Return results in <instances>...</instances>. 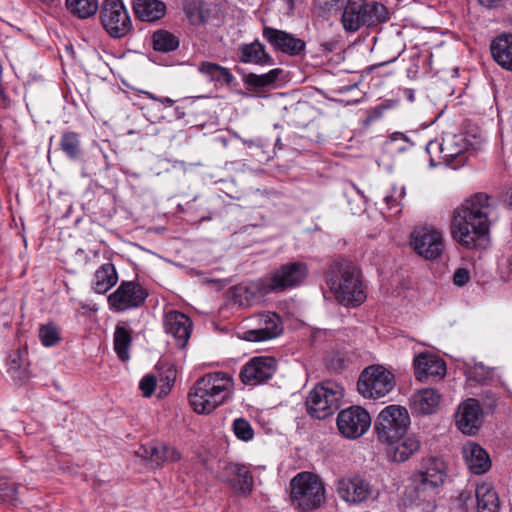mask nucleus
Segmentation results:
<instances>
[{
    "label": "nucleus",
    "instance_id": "nucleus-1",
    "mask_svg": "<svg viewBox=\"0 0 512 512\" xmlns=\"http://www.w3.org/2000/svg\"><path fill=\"white\" fill-rule=\"evenodd\" d=\"M489 196L477 193L465 200L453 213L451 234L467 249L483 247L489 232Z\"/></svg>",
    "mask_w": 512,
    "mask_h": 512
},
{
    "label": "nucleus",
    "instance_id": "nucleus-2",
    "mask_svg": "<svg viewBox=\"0 0 512 512\" xmlns=\"http://www.w3.org/2000/svg\"><path fill=\"white\" fill-rule=\"evenodd\" d=\"M233 385L232 377L226 372L207 373L191 387L189 403L196 413L210 414L230 398Z\"/></svg>",
    "mask_w": 512,
    "mask_h": 512
},
{
    "label": "nucleus",
    "instance_id": "nucleus-3",
    "mask_svg": "<svg viewBox=\"0 0 512 512\" xmlns=\"http://www.w3.org/2000/svg\"><path fill=\"white\" fill-rule=\"evenodd\" d=\"M327 284L344 306H358L366 299L359 273L351 263L334 262L327 273Z\"/></svg>",
    "mask_w": 512,
    "mask_h": 512
},
{
    "label": "nucleus",
    "instance_id": "nucleus-4",
    "mask_svg": "<svg viewBox=\"0 0 512 512\" xmlns=\"http://www.w3.org/2000/svg\"><path fill=\"white\" fill-rule=\"evenodd\" d=\"M291 502L301 512L316 510L325 501V487L321 479L310 472L298 473L290 482Z\"/></svg>",
    "mask_w": 512,
    "mask_h": 512
},
{
    "label": "nucleus",
    "instance_id": "nucleus-5",
    "mask_svg": "<svg viewBox=\"0 0 512 512\" xmlns=\"http://www.w3.org/2000/svg\"><path fill=\"white\" fill-rule=\"evenodd\" d=\"M388 20L387 8L376 1L348 0L342 14L343 27L349 32H355L363 26H377Z\"/></svg>",
    "mask_w": 512,
    "mask_h": 512
},
{
    "label": "nucleus",
    "instance_id": "nucleus-6",
    "mask_svg": "<svg viewBox=\"0 0 512 512\" xmlns=\"http://www.w3.org/2000/svg\"><path fill=\"white\" fill-rule=\"evenodd\" d=\"M343 398V389L334 382H324L317 385L307 396L308 413L316 419L331 416L338 408Z\"/></svg>",
    "mask_w": 512,
    "mask_h": 512
},
{
    "label": "nucleus",
    "instance_id": "nucleus-7",
    "mask_svg": "<svg viewBox=\"0 0 512 512\" xmlns=\"http://www.w3.org/2000/svg\"><path fill=\"white\" fill-rule=\"evenodd\" d=\"M409 424L410 417L405 407L389 405L378 414L374 428L378 439L385 443L404 436Z\"/></svg>",
    "mask_w": 512,
    "mask_h": 512
},
{
    "label": "nucleus",
    "instance_id": "nucleus-8",
    "mask_svg": "<svg viewBox=\"0 0 512 512\" xmlns=\"http://www.w3.org/2000/svg\"><path fill=\"white\" fill-rule=\"evenodd\" d=\"M395 376L381 365L365 368L360 374L357 389L369 399H379L389 394L395 387Z\"/></svg>",
    "mask_w": 512,
    "mask_h": 512
},
{
    "label": "nucleus",
    "instance_id": "nucleus-9",
    "mask_svg": "<svg viewBox=\"0 0 512 512\" xmlns=\"http://www.w3.org/2000/svg\"><path fill=\"white\" fill-rule=\"evenodd\" d=\"M99 17L102 27L112 38H122L132 29V20L123 0H103L99 5Z\"/></svg>",
    "mask_w": 512,
    "mask_h": 512
},
{
    "label": "nucleus",
    "instance_id": "nucleus-10",
    "mask_svg": "<svg viewBox=\"0 0 512 512\" xmlns=\"http://www.w3.org/2000/svg\"><path fill=\"white\" fill-rule=\"evenodd\" d=\"M309 274L305 262L293 261L280 265L271 273L266 292H282L301 286Z\"/></svg>",
    "mask_w": 512,
    "mask_h": 512
},
{
    "label": "nucleus",
    "instance_id": "nucleus-11",
    "mask_svg": "<svg viewBox=\"0 0 512 512\" xmlns=\"http://www.w3.org/2000/svg\"><path fill=\"white\" fill-rule=\"evenodd\" d=\"M410 245L420 257L435 260L445 250L443 232L434 227H420L411 233Z\"/></svg>",
    "mask_w": 512,
    "mask_h": 512
},
{
    "label": "nucleus",
    "instance_id": "nucleus-12",
    "mask_svg": "<svg viewBox=\"0 0 512 512\" xmlns=\"http://www.w3.org/2000/svg\"><path fill=\"white\" fill-rule=\"evenodd\" d=\"M336 425L339 433L346 439H358L371 426V417L367 410L360 406H351L339 412Z\"/></svg>",
    "mask_w": 512,
    "mask_h": 512
},
{
    "label": "nucleus",
    "instance_id": "nucleus-13",
    "mask_svg": "<svg viewBox=\"0 0 512 512\" xmlns=\"http://www.w3.org/2000/svg\"><path fill=\"white\" fill-rule=\"evenodd\" d=\"M148 297V291L138 282L122 281L109 295L110 308L117 312L140 307Z\"/></svg>",
    "mask_w": 512,
    "mask_h": 512
},
{
    "label": "nucleus",
    "instance_id": "nucleus-14",
    "mask_svg": "<svg viewBox=\"0 0 512 512\" xmlns=\"http://www.w3.org/2000/svg\"><path fill=\"white\" fill-rule=\"evenodd\" d=\"M336 490L339 497L350 504L366 503L378 497V490L360 476L338 480Z\"/></svg>",
    "mask_w": 512,
    "mask_h": 512
},
{
    "label": "nucleus",
    "instance_id": "nucleus-15",
    "mask_svg": "<svg viewBox=\"0 0 512 512\" xmlns=\"http://www.w3.org/2000/svg\"><path fill=\"white\" fill-rule=\"evenodd\" d=\"M446 476V464L441 458L430 457L425 459L415 479V490L418 493V498L421 499L420 494L426 491L434 493L444 483Z\"/></svg>",
    "mask_w": 512,
    "mask_h": 512
},
{
    "label": "nucleus",
    "instance_id": "nucleus-16",
    "mask_svg": "<svg viewBox=\"0 0 512 512\" xmlns=\"http://www.w3.org/2000/svg\"><path fill=\"white\" fill-rule=\"evenodd\" d=\"M277 369V360L269 356L250 359L242 368L239 377L243 384L256 386L272 378Z\"/></svg>",
    "mask_w": 512,
    "mask_h": 512
},
{
    "label": "nucleus",
    "instance_id": "nucleus-17",
    "mask_svg": "<svg viewBox=\"0 0 512 512\" xmlns=\"http://www.w3.org/2000/svg\"><path fill=\"white\" fill-rule=\"evenodd\" d=\"M262 36L276 52L291 57L301 56L306 48V43L301 38L270 26L263 27Z\"/></svg>",
    "mask_w": 512,
    "mask_h": 512
},
{
    "label": "nucleus",
    "instance_id": "nucleus-18",
    "mask_svg": "<svg viewBox=\"0 0 512 512\" xmlns=\"http://www.w3.org/2000/svg\"><path fill=\"white\" fill-rule=\"evenodd\" d=\"M136 455L149 461L156 468L181 459V454L176 448L161 442H151L140 446Z\"/></svg>",
    "mask_w": 512,
    "mask_h": 512
},
{
    "label": "nucleus",
    "instance_id": "nucleus-19",
    "mask_svg": "<svg viewBox=\"0 0 512 512\" xmlns=\"http://www.w3.org/2000/svg\"><path fill=\"white\" fill-rule=\"evenodd\" d=\"M482 410L478 400L469 398L459 405L456 424L464 434L472 435L481 424Z\"/></svg>",
    "mask_w": 512,
    "mask_h": 512
},
{
    "label": "nucleus",
    "instance_id": "nucleus-20",
    "mask_svg": "<svg viewBox=\"0 0 512 512\" xmlns=\"http://www.w3.org/2000/svg\"><path fill=\"white\" fill-rule=\"evenodd\" d=\"M223 479L238 494L248 495L252 491L253 476L245 465L226 464L223 470Z\"/></svg>",
    "mask_w": 512,
    "mask_h": 512
},
{
    "label": "nucleus",
    "instance_id": "nucleus-21",
    "mask_svg": "<svg viewBox=\"0 0 512 512\" xmlns=\"http://www.w3.org/2000/svg\"><path fill=\"white\" fill-rule=\"evenodd\" d=\"M267 284L262 280L241 283L229 290V298L234 305L249 307L258 301L261 294H266Z\"/></svg>",
    "mask_w": 512,
    "mask_h": 512
},
{
    "label": "nucleus",
    "instance_id": "nucleus-22",
    "mask_svg": "<svg viewBox=\"0 0 512 512\" xmlns=\"http://www.w3.org/2000/svg\"><path fill=\"white\" fill-rule=\"evenodd\" d=\"M164 328L177 341L178 347H185L192 330L189 317L178 311H170L165 315Z\"/></svg>",
    "mask_w": 512,
    "mask_h": 512
},
{
    "label": "nucleus",
    "instance_id": "nucleus-23",
    "mask_svg": "<svg viewBox=\"0 0 512 512\" xmlns=\"http://www.w3.org/2000/svg\"><path fill=\"white\" fill-rule=\"evenodd\" d=\"M257 329L244 333V339L251 342H261L272 339L281 332L280 318L275 313H262L258 315Z\"/></svg>",
    "mask_w": 512,
    "mask_h": 512
},
{
    "label": "nucleus",
    "instance_id": "nucleus-24",
    "mask_svg": "<svg viewBox=\"0 0 512 512\" xmlns=\"http://www.w3.org/2000/svg\"><path fill=\"white\" fill-rule=\"evenodd\" d=\"M416 379L423 381L429 376L442 378L446 373V365L442 359L431 353H421L414 359Z\"/></svg>",
    "mask_w": 512,
    "mask_h": 512
},
{
    "label": "nucleus",
    "instance_id": "nucleus-25",
    "mask_svg": "<svg viewBox=\"0 0 512 512\" xmlns=\"http://www.w3.org/2000/svg\"><path fill=\"white\" fill-rule=\"evenodd\" d=\"M131 9L136 20L148 23L162 19L167 11L161 0H131Z\"/></svg>",
    "mask_w": 512,
    "mask_h": 512
},
{
    "label": "nucleus",
    "instance_id": "nucleus-26",
    "mask_svg": "<svg viewBox=\"0 0 512 512\" xmlns=\"http://www.w3.org/2000/svg\"><path fill=\"white\" fill-rule=\"evenodd\" d=\"M463 457L473 474H483L491 467L489 454L480 445L469 442L463 447Z\"/></svg>",
    "mask_w": 512,
    "mask_h": 512
},
{
    "label": "nucleus",
    "instance_id": "nucleus-27",
    "mask_svg": "<svg viewBox=\"0 0 512 512\" xmlns=\"http://www.w3.org/2000/svg\"><path fill=\"white\" fill-rule=\"evenodd\" d=\"M387 455L394 462H405L420 448L415 436H400L395 441H387Z\"/></svg>",
    "mask_w": 512,
    "mask_h": 512
},
{
    "label": "nucleus",
    "instance_id": "nucleus-28",
    "mask_svg": "<svg viewBox=\"0 0 512 512\" xmlns=\"http://www.w3.org/2000/svg\"><path fill=\"white\" fill-rule=\"evenodd\" d=\"M286 78L284 70L276 68L261 75L250 73L245 76L244 80L250 90L264 91L281 86L286 82Z\"/></svg>",
    "mask_w": 512,
    "mask_h": 512
},
{
    "label": "nucleus",
    "instance_id": "nucleus-29",
    "mask_svg": "<svg viewBox=\"0 0 512 512\" xmlns=\"http://www.w3.org/2000/svg\"><path fill=\"white\" fill-rule=\"evenodd\" d=\"M441 401V395L433 388H425L415 392L410 398L413 411L428 415L436 411Z\"/></svg>",
    "mask_w": 512,
    "mask_h": 512
},
{
    "label": "nucleus",
    "instance_id": "nucleus-30",
    "mask_svg": "<svg viewBox=\"0 0 512 512\" xmlns=\"http://www.w3.org/2000/svg\"><path fill=\"white\" fill-rule=\"evenodd\" d=\"M433 146H437L440 149L441 158L445 161L454 160L466 149L463 136L451 133L446 134L442 138V142L440 144L429 142L427 145V150L429 151Z\"/></svg>",
    "mask_w": 512,
    "mask_h": 512
},
{
    "label": "nucleus",
    "instance_id": "nucleus-31",
    "mask_svg": "<svg viewBox=\"0 0 512 512\" xmlns=\"http://www.w3.org/2000/svg\"><path fill=\"white\" fill-rule=\"evenodd\" d=\"M118 281L116 269L112 263L101 265L95 272L92 280V288L96 293L104 294Z\"/></svg>",
    "mask_w": 512,
    "mask_h": 512
},
{
    "label": "nucleus",
    "instance_id": "nucleus-32",
    "mask_svg": "<svg viewBox=\"0 0 512 512\" xmlns=\"http://www.w3.org/2000/svg\"><path fill=\"white\" fill-rule=\"evenodd\" d=\"M240 60L244 63L268 64L272 62L271 56L266 52L265 46L255 40L239 47Z\"/></svg>",
    "mask_w": 512,
    "mask_h": 512
},
{
    "label": "nucleus",
    "instance_id": "nucleus-33",
    "mask_svg": "<svg viewBox=\"0 0 512 512\" xmlns=\"http://www.w3.org/2000/svg\"><path fill=\"white\" fill-rule=\"evenodd\" d=\"M478 512H498L499 499L490 484L482 483L475 489Z\"/></svg>",
    "mask_w": 512,
    "mask_h": 512
},
{
    "label": "nucleus",
    "instance_id": "nucleus-34",
    "mask_svg": "<svg viewBox=\"0 0 512 512\" xmlns=\"http://www.w3.org/2000/svg\"><path fill=\"white\" fill-rule=\"evenodd\" d=\"M490 50L497 64H512V34L495 38Z\"/></svg>",
    "mask_w": 512,
    "mask_h": 512
},
{
    "label": "nucleus",
    "instance_id": "nucleus-35",
    "mask_svg": "<svg viewBox=\"0 0 512 512\" xmlns=\"http://www.w3.org/2000/svg\"><path fill=\"white\" fill-rule=\"evenodd\" d=\"M66 10L78 19H88L99 10L98 0H65Z\"/></svg>",
    "mask_w": 512,
    "mask_h": 512
},
{
    "label": "nucleus",
    "instance_id": "nucleus-36",
    "mask_svg": "<svg viewBox=\"0 0 512 512\" xmlns=\"http://www.w3.org/2000/svg\"><path fill=\"white\" fill-rule=\"evenodd\" d=\"M154 50L168 53L179 47V39L167 30H157L152 35Z\"/></svg>",
    "mask_w": 512,
    "mask_h": 512
},
{
    "label": "nucleus",
    "instance_id": "nucleus-37",
    "mask_svg": "<svg viewBox=\"0 0 512 512\" xmlns=\"http://www.w3.org/2000/svg\"><path fill=\"white\" fill-rule=\"evenodd\" d=\"M60 148L71 160H77L82 154L80 137L76 132H64L60 139Z\"/></svg>",
    "mask_w": 512,
    "mask_h": 512
},
{
    "label": "nucleus",
    "instance_id": "nucleus-38",
    "mask_svg": "<svg viewBox=\"0 0 512 512\" xmlns=\"http://www.w3.org/2000/svg\"><path fill=\"white\" fill-rule=\"evenodd\" d=\"M131 340V335L126 328L122 326L116 327L114 333V349L122 361H127L129 359Z\"/></svg>",
    "mask_w": 512,
    "mask_h": 512
},
{
    "label": "nucleus",
    "instance_id": "nucleus-39",
    "mask_svg": "<svg viewBox=\"0 0 512 512\" xmlns=\"http://www.w3.org/2000/svg\"><path fill=\"white\" fill-rule=\"evenodd\" d=\"M199 71L216 84L230 85L234 80L231 72L223 66H200Z\"/></svg>",
    "mask_w": 512,
    "mask_h": 512
},
{
    "label": "nucleus",
    "instance_id": "nucleus-40",
    "mask_svg": "<svg viewBox=\"0 0 512 512\" xmlns=\"http://www.w3.org/2000/svg\"><path fill=\"white\" fill-rule=\"evenodd\" d=\"M39 338L44 346L49 347L55 345L60 340L58 327L53 323L41 326L39 329Z\"/></svg>",
    "mask_w": 512,
    "mask_h": 512
},
{
    "label": "nucleus",
    "instance_id": "nucleus-41",
    "mask_svg": "<svg viewBox=\"0 0 512 512\" xmlns=\"http://www.w3.org/2000/svg\"><path fill=\"white\" fill-rule=\"evenodd\" d=\"M175 377L176 371L172 366L168 367L159 375V378H157V385L159 386L160 397L166 396L169 393L174 384Z\"/></svg>",
    "mask_w": 512,
    "mask_h": 512
},
{
    "label": "nucleus",
    "instance_id": "nucleus-42",
    "mask_svg": "<svg viewBox=\"0 0 512 512\" xmlns=\"http://www.w3.org/2000/svg\"><path fill=\"white\" fill-rule=\"evenodd\" d=\"M233 430L236 437L242 441H250L254 436L250 423L244 418H237L234 420Z\"/></svg>",
    "mask_w": 512,
    "mask_h": 512
},
{
    "label": "nucleus",
    "instance_id": "nucleus-43",
    "mask_svg": "<svg viewBox=\"0 0 512 512\" xmlns=\"http://www.w3.org/2000/svg\"><path fill=\"white\" fill-rule=\"evenodd\" d=\"M405 194H406V191H405L404 186H402L400 188L393 186L392 192L383 198V201L387 205V209L390 211L393 209H396L395 212L396 213L399 212L400 211V208H398L400 206L399 201L405 196Z\"/></svg>",
    "mask_w": 512,
    "mask_h": 512
},
{
    "label": "nucleus",
    "instance_id": "nucleus-44",
    "mask_svg": "<svg viewBox=\"0 0 512 512\" xmlns=\"http://www.w3.org/2000/svg\"><path fill=\"white\" fill-rule=\"evenodd\" d=\"M491 375V371L488 367L482 363H477L467 371V377L469 380H473L478 383L486 381Z\"/></svg>",
    "mask_w": 512,
    "mask_h": 512
},
{
    "label": "nucleus",
    "instance_id": "nucleus-45",
    "mask_svg": "<svg viewBox=\"0 0 512 512\" xmlns=\"http://www.w3.org/2000/svg\"><path fill=\"white\" fill-rule=\"evenodd\" d=\"M8 374L13 380L23 383L29 379V373L26 368L21 367L17 359H12L9 362Z\"/></svg>",
    "mask_w": 512,
    "mask_h": 512
},
{
    "label": "nucleus",
    "instance_id": "nucleus-46",
    "mask_svg": "<svg viewBox=\"0 0 512 512\" xmlns=\"http://www.w3.org/2000/svg\"><path fill=\"white\" fill-rule=\"evenodd\" d=\"M156 386L157 377L151 374L145 375L139 383V388L142 391L144 397H150L153 394Z\"/></svg>",
    "mask_w": 512,
    "mask_h": 512
},
{
    "label": "nucleus",
    "instance_id": "nucleus-47",
    "mask_svg": "<svg viewBox=\"0 0 512 512\" xmlns=\"http://www.w3.org/2000/svg\"><path fill=\"white\" fill-rule=\"evenodd\" d=\"M470 279L469 271L464 268H459L455 271L453 282L456 286H464Z\"/></svg>",
    "mask_w": 512,
    "mask_h": 512
},
{
    "label": "nucleus",
    "instance_id": "nucleus-48",
    "mask_svg": "<svg viewBox=\"0 0 512 512\" xmlns=\"http://www.w3.org/2000/svg\"><path fill=\"white\" fill-rule=\"evenodd\" d=\"M286 7V14L293 15L296 8L303 4L304 0H281Z\"/></svg>",
    "mask_w": 512,
    "mask_h": 512
},
{
    "label": "nucleus",
    "instance_id": "nucleus-49",
    "mask_svg": "<svg viewBox=\"0 0 512 512\" xmlns=\"http://www.w3.org/2000/svg\"><path fill=\"white\" fill-rule=\"evenodd\" d=\"M502 0H478L479 4L486 8H496Z\"/></svg>",
    "mask_w": 512,
    "mask_h": 512
},
{
    "label": "nucleus",
    "instance_id": "nucleus-50",
    "mask_svg": "<svg viewBox=\"0 0 512 512\" xmlns=\"http://www.w3.org/2000/svg\"><path fill=\"white\" fill-rule=\"evenodd\" d=\"M419 66H410L408 69H407V76L410 78V79H417V69H418Z\"/></svg>",
    "mask_w": 512,
    "mask_h": 512
},
{
    "label": "nucleus",
    "instance_id": "nucleus-51",
    "mask_svg": "<svg viewBox=\"0 0 512 512\" xmlns=\"http://www.w3.org/2000/svg\"><path fill=\"white\" fill-rule=\"evenodd\" d=\"M158 102L162 103L166 107H171L175 101L169 97H159Z\"/></svg>",
    "mask_w": 512,
    "mask_h": 512
},
{
    "label": "nucleus",
    "instance_id": "nucleus-52",
    "mask_svg": "<svg viewBox=\"0 0 512 512\" xmlns=\"http://www.w3.org/2000/svg\"><path fill=\"white\" fill-rule=\"evenodd\" d=\"M471 499V494L470 492H462L460 495H459V501L462 502L463 504H465L468 500Z\"/></svg>",
    "mask_w": 512,
    "mask_h": 512
},
{
    "label": "nucleus",
    "instance_id": "nucleus-53",
    "mask_svg": "<svg viewBox=\"0 0 512 512\" xmlns=\"http://www.w3.org/2000/svg\"><path fill=\"white\" fill-rule=\"evenodd\" d=\"M405 95L407 97V99L410 101V102H413L414 101V93L412 90H405Z\"/></svg>",
    "mask_w": 512,
    "mask_h": 512
},
{
    "label": "nucleus",
    "instance_id": "nucleus-54",
    "mask_svg": "<svg viewBox=\"0 0 512 512\" xmlns=\"http://www.w3.org/2000/svg\"><path fill=\"white\" fill-rule=\"evenodd\" d=\"M4 83H6V79L4 77V67L0 66V86L2 87Z\"/></svg>",
    "mask_w": 512,
    "mask_h": 512
},
{
    "label": "nucleus",
    "instance_id": "nucleus-55",
    "mask_svg": "<svg viewBox=\"0 0 512 512\" xmlns=\"http://www.w3.org/2000/svg\"><path fill=\"white\" fill-rule=\"evenodd\" d=\"M388 108V106H384V105H379L377 106L375 109H374V113L376 114V116H379L382 112L383 109H386Z\"/></svg>",
    "mask_w": 512,
    "mask_h": 512
},
{
    "label": "nucleus",
    "instance_id": "nucleus-56",
    "mask_svg": "<svg viewBox=\"0 0 512 512\" xmlns=\"http://www.w3.org/2000/svg\"><path fill=\"white\" fill-rule=\"evenodd\" d=\"M147 98L151 99V100H154V101H157V99H159L158 96L154 95L153 93L151 92H148V91H144L143 92Z\"/></svg>",
    "mask_w": 512,
    "mask_h": 512
},
{
    "label": "nucleus",
    "instance_id": "nucleus-57",
    "mask_svg": "<svg viewBox=\"0 0 512 512\" xmlns=\"http://www.w3.org/2000/svg\"><path fill=\"white\" fill-rule=\"evenodd\" d=\"M359 82H360V80H356V81H354L352 84L347 85V88H348V89L355 88V87H357V86H358Z\"/></svg>",
    "mask_w": 512,
    "mask_h": 512
},
{
    "label": "nucleus",
    "instance_id": "nucleus-58",
    "mask_svg": "<svg viewBox=\"0 0 512 512\" xmlns=\"http://www.w3.org/2000/svg\"><path fill=\"white\" fill-rule=\"evenodd\" d=\"M349 73H352V71H350V70H340L338 72V74H340L341 76H345V75H347Z\"/></svg>",
    "mask_w": 512,
    "mask_h": 512
},
{
    "label": "nucleus",
    "instance_id": "nucleus-59",
    "mask_svg": "<svg viewBox=\"0 0 512 512\" xmlns=\"http://www.w3.org/2000/svg\"><path fill=\"white\" fill-rule=\"evenodd\" d=\"M352 187L357 191L358 194L362 195V191L358 187H356L354 184Z\"/></svg>",
    "mask_w": 512,
    "mask_h": 512
},
{
    "label": "nucleus",
    "instance_id": "nucleus-60",
    "mask_svg": "<svg viewBox=\"0 0 512 512\" xmlns=\"http://www.w3.org/2000/svg\"><path fill=\"white\" fill-rule=\"evenodd\" d=\"M393 61L394 60H388V61L381 62L380 64L388 65V64H391Z\"/></svg>",
    "mask_w": 512,
    "mask_h": 512
},
{
    "label": "nucleus",
    "instance_id": "nucleus-61",
    "mask_svg": "<svg viewBox=\"0 0 512 512\" xmlns=\"http://www.w3.org/2000/svg\"><path fill=\"white\" fill-rule=\"evenodd\" d=\"M503 68L509 70V71H512V66H502Z\"/></svg>",
    "mask_w": 512,
    "mask_h": 512
},
{
    "label": "nucleus",
    "instance_id": "nucleus-62",
    "mask_svg": "<svg viewBox=\"0 0 512 512\" xmlns=\"http://www.w3.org/2000/svg\"><path fill=\"white\" fill-rule=\"evenodd\" d=\"M509 205H512V189H511V195H510V199H509Z\"/></svg>",
    "mask_w": 512,
    "mask_h": 512
},
{
    "label": "nucleus",
    "instance_id": "nucleus-63",
    "mask_svg": "<svg viewBox=\"0 0 512 512\" xmlns=\"http://www.w3.org/2000/svg\"><path fill=\"white\" fill-rule=\"evenodd\" d=\"M7 72H10L12 70V66H6Z\"/></svg>",
    "mask_w": 512,
    "mask_h": 512
},
{
    "label": "nucleus",
    "instance_id": "nucleus-64",
    "mask_svg": "<svg viewBox=\"0 0 512 512\" xmlns=\"http://www.w3.org/2000/svg\"><path fill=\"white\" fill-rule=\"evenodd\" d=\"M200 64L206 65V64H211V63H210V62L203 61V62H201Z\"/></svg>",
    "mask_w": 512,
    "mask_h": 512
}]
</instances>
